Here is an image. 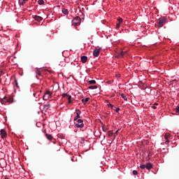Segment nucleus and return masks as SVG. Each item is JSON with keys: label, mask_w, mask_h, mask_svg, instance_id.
<instances>
[{"label": "nucleus", "mask_w": 179, "mask_h": 179, "mask_svg": "<svg viewBox=\"0 0 179 179\" xmlns=\"http://www.w3.org/2000/svg\"><path fill=\"white\" fill-rule=\"evenodd\" d=\"M166 22H167V19L165 17L159 18L155 23V27H163Z\"/></svg>", "instance_id": "obj_1"}, {"label": "nucleus", "mask_w": 179, "mask_h": 179, "mask_svg": "<svg viewBox=\"0 0 179 179\" xmlns=\"http://www.w3.org/2000/svg\"><path fill=\"white\" fill-rule=\"evenodd\" d=\"M81 22H82V19H80L79 16H77L72 20V24L73 26H79Z\"/></svg>", "instance_id": "obj_2"}, {"label": "nucleus", "mask_w": 179, "mask_h": 179, "mask_svg": "<svg viewBox=\"0 0 179 179\" xmlns=\"http://www.w3.org/2000/svg\"><path fill=\"white\" fill-rule=\"evenodd\" d=\"M1 103L2 104H5V103H13V98L5 96L1 101Z\"/></svg>", "instance_id": "obj_3"}, {"label": "nucleus", "mask_w": 179, "mask_h": 179, "mask_svg": "<svg viewBox=\"0 0 179 179\" xmlns=\"http://www.w3.org/2000/svg\"><path fill=\"white\" fill-rule=\"evenodd\" d=\"M77 122L78 123L76 124V128H83L85 127V124H83V120L78 119Z\"/></svg>", "instance_id": "obj_4"}, {"label": "nucleus", "mask_w": 179, "mask_h": 179, "mask_svg": "<svg viewBox=\"0 0 179 179\" xmlns=\"http://www.w3.org/2000/svg\"><path fill=\"white\" fill-rule=\"evenodd\" d=\"M0 133H1L0 135L2 138V139H4V138H6V136H8L6 131L3 129L0 130Z\"/></svg>", "instance_id": "obj_5"}, {"label": "nucleus", "mask_w": 179, "mask_h": 179, "mask_svg": "<svg viewBox=\"0 0 179 179\" xmlns=\"http://www.w3.org/2000/svg\"><path fill=\"white\" fill-rule=\"evenodd\" d=\"M52 95V92H51L50 91H46V93H45V95L43 96V100H47V96H48V99L49 97H51V96Z\"/></svg>", "instance_id": "obj_6"}, {"label": "nucleus", "mask_w": 179, "mask_h": 179, "mask_svg": "<svg viewBox=\"0 0 179 179\" xmlns=\"http://www.w3.org/2000/svg\"><path fill=\"white\" fill-rule=\"evenodd\" d=\"M100 51L101 49L95 48V50L93 52L94 57H99V55H100Z\"/></svg>", "instance_id": "obj_7"}, {"label": "nucleus", "mask_w": 179, "mask_h": 179, "mask_svg": "<svg viewBox=\"0 0 179 179\" xmlns=\"http://www.w3.org/2000/svg\"><path fill=\"white\" fill-rule=\"evenodd\" d=\"M62 96L66 97L67 99V100H69V104H71V99H72L71 96L69 95L68 94H63Z\"/></svg>", "instance_id": "obj_8"}, {"label": "nucleus", "mask_w": 179, "mask_h": 179, "mask_svg": "<svg viewBox=\"0 0 179 179\" xmlns=\"http://www.w3.org/2000/svg\"><path fill=\"white\" fill-rule=\"evenodd\" d=\"M34 20H36V22H41V20H43V17L38 15H35L34 17Z\"/></svg>", "instance_id": "obj_9"}, {"label": "nucleus", "mask_w": 179, "mask_h": 179, "mask_svg": "<svg viewBox=\"0 0 179 179\" xmlns=\"http://www.w3.org/2000/svg\"><path fill=\"white\" fill-rule=\"evenodd\" d=\"M81 62L83 64H86L87 62V56H82L81 57Z\"/></svg>", "instance_id": "obj_10"}, {"label": "nucleus", "mask_w": 179, "mask_h": 179, "mask_svg": "<svg viewBox=\"0 0 179 179\" xmlns=\"http://www.w3.org/2000/svg\"><path fill=\"white\" fill-rule=\"evenodd\" d=\"M76 117H77V118H80V114H82V112L80 111V110L76 109Z\"/></svg>", "instance_id": "obj_11"}, {"label": "nucleus", "mask_w": 179, "mask_h": 179, "mask_svg": "<svg viewBox=\"0 0 179 179\" xmlns=\"http://www.w3.org/2000/svg\"><path fill=\"white\" fill-rule=\"evenodd\" d=\"M152 167L153 165L151 163H148L145 166V169H147V170H150Z\"/></svg>", "instance_id": "obj_12"}, {"label": "nucleus", "mask_w": 179, "mask_h": 179, "mask_svg": "<svg viewBox=\"0 0 179 179\" xmlns=\"http://www.w3.org/2000/svg\"><path fill=\"white\" fill-rule=\"evenodd\" d=\"M29 0H19V4L21 6H23V5H24V3H26V2H27Z\"/></svg>", "instance_id": "obj_13"}, {"label": "nucleus", "mask_w": 179, "mask_h": 179, "mask_svg": "<svg viewBox=\"0 0 179 179\" xmlns=\"http://www.w3.org/2000/svg\"><path fill=\"white\" fill-rule=\"evenodd\" d=\"M45 136H46L47 139H48L49 141L52 140V136L51 134H46Z\"/></svg>", "instance_id": "obj_14"}, {"label": "nucleus", "mask_w": 179, "mask_h": 179, "mask_svg": "<svg viewBox=\"0 0 179 179\" xmlns=\"http://www.w3.org/2000/svg\"><path fill=\"white\" fill-rule=\"evenodd\" d=\"M90 100V98L87 97L85 99H82V103L83 104H86V103H87V101H89Z\"/></svg>", "instance_id": "obj_15"}, {"label": "nucleus", "mask_w": 179, "mask_h": 179, "mask_svg": "<svg viewBox=\"0 0 179 179\" xmlns=\"http://www.w3.org/2000/svg\"><path fill=\"white\" fill-rule=\"evenodd\" d=\"M62 13H64V15H68V13H69V11L66 8H63Z\"/></svg>", "instance_id": "obj_16"}, {"label": "nucleus", "mask_w": 179, "mask_h": 179, "mask_svg": "<svg viewBox=\"0 0 179 179\" xmlns=\"http://www.w3.org/2000/svg\"><path fill=\"white\" fill-rule=\"evenodd\" d=\"M36 75H38V76H41V73L40 71V70L38 69H36Z\"/></svg>", "instance_id": "obj_17"}, {"label": "nucleus", "mask_w": 179, "mask_h": 179, "mask_svg": "<svg viewBox=\"0 0 179 179\" xmlns=\"http://www.w3.org/2000/svg\"><path fill=\"white\" fill-rule=\"evenodd\" d=\"M89 85H96V80H92L88 81Z\"/></svg>", "instance_id": "obj_18"}, {"label": "nucleus", "mask_w": 179, "mask_h": 179, "mask_svg": "<svg viewBox=\"0 0 179 179\" xmlns=\"http://www.w3.org/2000/svg\"><path fill=\"white\" fill-rule=\"evenodd\" d=\"M13 84L14 86H16V87H19V85L17 84V80L15 79Z\"/></svg>", "instance_id": "obj_19"}, {"label": "nucleus", "mask_w": 179, "mask_h": 179, "mask_svg": "<svg viewBox=\"0 0 179 179\" xmlns=\"http://www.w3.org/2000/svg\"><path fill=\"white\" fill-rule=\"evenodd\" d=\"M122 99H124V100H125L127 101V100H128V98H127V96L124 94H120Z\"/></svg>", "instance_id": "obj_20"}, {"label": "nucleus", "mask_w": 179, "mask_h": 179, "mask_svg": "<svg viewBox=\"0 0 179 179\" xmlns=\"http://www.w3.org/2000/svg\"><path fill=\"white\" fill-rule=\"evenodd\" d=\"M88 88L91 90L97 89V85H91Z\"/></svg>", "instance_id": "obj_21"}, {"label": "nucleus", "mask_w": 179, "mask_h": 179, "mask_svg": "<svg viewBox=\"0 0 179 179\" xmlns=\"http://www.w3.org/2000/svg\"><path fill=\"white\" fill-rule=\"evenodd\" d=\"M50 105L48 104V103L44 105V109H45V110H48V108H50Z\"/></svg>", "instance_id": "obj_22"}, {"label": "nucleus", "mask_w": 179, "mask_h": 179, "mask_svg": "<svg viewBox=\"0 0 179 179\" xmlns=\"http://www.w3.org/2000/svg\"><path fill=\"white\" fill-rule=\"evenodd\" d=\"M38 5H44V0H38Z\"/></svg>", "instance_id": "obj_23"}, {"label": "nucleus", "mask_w": 179, "mask_h": 179, "mask_svg": "<svg viewBox=\"0 0 179 179\" xmlns=\"http://www.w3.org/2000/svg\"><path fill=\"white\" fill-rule=\"evenodd\" d=\"M117 22H118V23H120V24H121V23H122V18H121V17H118L117 18Z\"/></svg>", "instance_id": "obj_24"}, {"label": "nucleus", "mask_w": 179, "mask_h": 179, "mask_svg": "<svg viewBox=\"0 0 179 179\" xmlns=\"http://www.w3.org/2000/svg\"><path fill=\"white\" fill-rule=\"evenodd\" d=\"M108 107H110V108H112V110H113L114 108H115V107H114V105L109 103L108 104Z\"/></svg>", "instance_id": "obj_25"}, {"label": "nucleus", "mask_w": 179, "mask_h": 179, "mask_svg": "<svg viewBox=\"0 0 179 179\" xmlns=\"http://www.w3.org/2000/svg\"><path fill=\"white\" fill-rule=\"evenodd\" d=\"M140 169H141L142 170H145V169H146V165H141Z\"/></svg>", "instance_id": "obj_26"}, {"label": "nucleus", "mask_w": 179, "mask_h": 179, "mask_svg": "<svg viewBox=\"0 0 179 179\" xmlns=\"http://www.w3.org/2000/svg\"><path fill=\"white\" fill-rule=\"evenodd\" d=\"M121 27V24L120 22H117L116 24V29H120Z\"/></svg>", "instance_id": "obj_27"}, {"label": "nucleus", "mask_w": 179, "mask_h": 179, "mask_svg": "<svg viewBox=\"0 0 179 179\" xmlns=\"http://www.w3.org/2000/svg\"><path fill=\"white\" fill-rule=\"evenodd\" d=\"M175 111L176 113V114H179V107L178 106L177 108H175Z\"/></svg>", "instance_id": "obj_28"}, {"label": "nucleus", "mask_w": 179, "mask_h": 179, "mask_svg": "<svg viewBox=\"0 0 179 179\" xmlns=\"http://www.w3.org/2000/svg\"><path fill=\"white\" fill-rule=\"evenodd\" d=\"M127 52H124V51H122L121 52H120V57H124V55H125V53H126Z\"/></svg>", "instance_id": "obj_29"}, {"label": "nucleus", "mask_w": 179, "mask_h": 179, "mask_svg": "<svg viewBox=\"0 0 179 179\" xmlns=\"http://www.w3.org/2000/svg\"><path fill=\"white\" fill-rule=\"evenodd\" d=\"M2 75H3V71H0V78L1 76H2ZM2 82V78H0V83Z\"/></svg>", "instance_id": "obj_30"}, {"label": "nucleus", "mask_w": 179, "mask_h": 179, "mask_svg": "<svg viewBox=\"0 0 179 179\" xmlns=\"http://www.w3.org/2000/svg\"><path fill=\"white\" fill-rule=\"evenodd\" d=\"M169 137H170V134H165V139H169Z\"/></svg>", "instance_id": "obj_31"}, {"label": "nucleus", "mask_w": 179, "mask_h": 179, "mask_svg": "<svg viewBox=\"0 0 179 179\" xmlns=\"http://www.w3.org/2000/svg\"><path fill=\"white\" fill-rule=\"evenodd\" d=\"M134 176H138V171H133Z\"/></svg>", "instance_id": "obj_32"}, {"label": "nucleus", "mask_w": 179, "mask_h": 179, "mask_svg": "<svg viewBox=\"0 0 179 179\" xmlns=\"http://www.w3.org/2000/svg\"><path fill=\"white\" fill-rule=\"evenodd\" d=\"M108 136H113V131H108Z\"/></svg>", "instance_id": "obj_33"}, {"label": "nucleus", "mask_w": 179, "mask_h": 179, "mask_svg": "<svg viewBox=\"0 0 179 179\" xmlns=\"http://www.w3.org/2000/svg\"><path fill=\"white\" fill-rule=\"evenodd\" d=\"M169 143H170V141H169V140H166V141H165V144H166V145H169Z\"/></svg>", "instance_id": "obj_34"}, {"label": "nucleus", "mask_w": 179, "mask_h": 179, "mask_svg": "<svg viewBox=\"0 0 179 179\" xmlns=\"http://www.w3.org/2000/svg\"><path fill=\"white\" fill-rule=\"evenodd\" d=\"M78 120H79V117H77L76 116L74 118V121H78Z\"/></svg>", "instance_id": "obj_35"}, {"label": "nucleus", "mask_w": 179, "mask_h": 179, "mask_svg": "<svg viewBox=\"0 0 179 179\" xmlns=\"http://www.w3.org/2000/svg\"><path fill=\"white\" fill-rule=\"evenodd\" d=\"M120 110V108H117L115 111H116L117 113H118V111Z\"/></svg>", "instance_id": "obj_36"}, {"label": "nucleus", "mask_w": 179, "mask_h": 179, "mask_svg": "<svg viewBox=\"0 0 179 179\" xmlns=\"http://www.w3.org/2000/svg\"><path fill=\"white\" fill-rule=\"evenodd\" d=\"M107 83H108V85H111V83H113V81H108Z\"/></svg>", "instance_id": "obj_37"}, {"label": "nucleus", "mask_w": 179, "mask_h": 179, "mask_svg": "<svg viewBox=\"0 0 179 179\" xmlns=\"http://www.w3.org/2000/svg\"><path fill=\"white\" fill-rule=\"evenodd\" d=\"M152 108H154V110H156V109L157 108V107H156V106L154 105V106H152Z\"/></svg>", "instance_id": "obj_38"}, {"label": "nucleus", "mask_w": 179, "mask_h": 179, "mask_svg": "<svg viewBox=\"0 0 179 179\" xmlns=\"http://www.w3.org/2000/svg\"><path fill=\"white\" fill-rule=\"evenodd\" d=\"M154 106H159V103H155L154 104Z\"/></svg>", "instance_id": "obj_39"}, {"label": "nucleus", "mask_w": 179, "mask_h": 179, "mask_svg": "<svg viewBox=\"0 0 179 179\" xmlns=\"http://www.w3.org/2000/svg\"><path fill=\"white\" fill-rule=\"evenodd\" d=\"M172 82H177V80H173Z\"/></svg>", "instance_id": "obj_40"}, {"label": "nucleus", "mask_w": 179, "mask_h": 179, "mask_svg": "<svg viewBox=\"0 0 179 179\" xmlns=\"http://www.w3.org/2000/svg\"><path fill=\"white\" fill-rule=\"evenodd\" d=\"M117 78H120V75L117 76Z\"/></svg>", "instance_id": "obj_41"}, {"label": "nucleus", "mask_w": 179, "mask_h": 179, "mask_svg": "<svg viewBox=\"0 0 179 179\" xmlns=\"http://www.w3.org/2000/svg\"><path fill=\"white\" fill-rule=\"evenodd\" d=\"M119 1H122V0H119Z\"/></svg>", "instance_id": "obj_42"}]
</instances>
